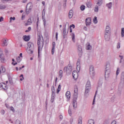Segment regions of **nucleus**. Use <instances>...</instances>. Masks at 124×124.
I'll use <instances>...</instances> for the list:
<instances>
[{"label": "nucleus", "instance_id": "obj_38", "mask_svg": "<svg viewBox=\"0 0 124 124\" xmlns=\"http://www.w3.org/2000/svg\"><path fill=\"white\" fill-rule=\"evenodd\" d=\"M120 73V68H117L116 70V75L118 76L119 75V74Z\"/></svg>", "mask_w": 124, "mask_h": 124}, {"label": "nucleus", "instance_id": "obj_59", "mask_svg": "<svg viewBox=\"0 0 124 124\" xmlns=\"http://www.w3.org/2000/svg\"><path fill=\"white\" fill-rule=\"evenodd\" d=\"M24 67H25V66H22L21 67H19V70H22V68H24Z\"/></svg>", "mask_w": 124, "mask_h": 124}, {"label": "nucleus", "instance_id": "obj_24", "mask_svg": "<svg viewBox=\"0 0 124 124\" xmlns=\"http://www.w3.org/2000/svg\"><path fill=\"white\" fill-rule=\"evenodd\" d=\"M32 23V22H31V19L30 18L28 20L26 24V26H29L30 25H31Z\"/></svg>", "mask_w": 124, "mask_h": 124}, {"label": "nucleus", "instance_id": "obj_28", "mask_svg": "<svg viewBox=\"0 0 124 124\" xmlns=\"http://www.w3.org/2000/svg\"><path fill=\"white\" fill-rule=\"evenodd\" d=\"M59 77L60 78V80H62V70L59 71Z\"/></svg>", "mask_w": 124, "mask_h": 124}, {"label": "nucleus", "instance_id": "obj_1", "mask_svg": "<svg viewBox=\"0 0 124 124\" xmlns=\"http://www.w3.org/2000/svg\"><path fill=\"white\" fill-rule=\"evenodd\" d=\"M44 43V40L43 39V37L42 35L40 34V33H38V40H37V44L38 46V55L39 56V52L40 50L43 48Z\"/></svg>", "mask_w": 124, "mask_h": 124}, {"label": "nucleus", "instance_id": "obj_42", "mask_svg": "<svg viewBox=\"0 0 124 124\" xmlns=\"http://www.w3.org/2000/svg\"><path fill=\"white\" fill-rule=\"evenodd\" d=\"M80 60H78L77 62V66H80Z\"/></svg>", "mask_w": 124, "mask_h": 124}, {"label": "nucleus", "instance_id": "obj_41", "mask_svg": "<svg viewBox=\"0 0 124 124\" xmlns=\"http://www.w3.org/2000/svg\"><path fill=\"white\" fill-rule=\"evenodd\" d=\"M15 124H21V121L17 119L16 120Z\"/></svg>", "mask_w": 124, "mask_h": 124}, {"label": "nucleus", "instance_id": "obj_55", "mask_svg": "<svg viewBox=\"0 0 124 124\" xmlns=\"http://www.w3.org/2000/svg\"><path fill=\"white\" fill-rule=\"evenodd\" d=\"M59 118L61 120H62V115H60Z\"/></svg>", "mask_w": 124, "mask_h": 124}, {"label": "nucleus", "instance_id": "obj_30", "mask_svg": "<svg viewBox=\"0 0 124 124\" xmlns=\"http://www.w3.org/2000/svg\"><path fill=\"white\" fill-rule=\"evenodd\" d=\"M61 88H62V85H61V84H59L57 91V93H60V92L61 91Z\"/></svg>", "mask_w": 124, "mask_h": 124}, {"label": "nucleus", "instance_id": "obj_49", "mask_svg": "<svg viewBox=\"0 0 124 124\" xmlns=\"http://www.w3.org/2000/svg\"><path fill=\"white\" fill-rule=\"evenodd\" d=\"M73 28V29H75V25H74V24L71 25V26H70V28Z\"/></svg>", "mask_w": 124, "mask_h": 124}, {"label": "nucleus", "instance_id": "obj_11", "mask_svg": "<svg viewBox=\"0 0 124 124\" xmlns=\"http://www.w3.org/2000/svg\"><path fill=\"white\" fill-rule=\"evenodd\" d=\"M105 33L111 34V28L109 26H106Z\"/></svg>", "mask_w": 124, "mask_h": 124}, {"label": "nucleus", "instance_id": "obj_35", "mask_svg": "<svg viewBox=\"0 0 124 124\" xmlns=\"http://www.w3.org/2000/svg\"><path fill=\"white\" fill-rule=\"evenodd\" d=\"M94 12H98V6L96 5L94 9Z\"/></svg>", "mask_w": 124, "mask_h": 124}, {"label": "nucleus", "instance_id": "obj_34", "mask_svg": "<svg viewBox=\"0 0 124 124\" xmlns=\"http://www.w3.org/2000/svg\"><path fill=\"white\" fill-rule=\"evenodd\" d=\"M85 8H86V7L84 5H82L80 6V10H81L82 11H84V10H85Z\"/></svg>", "mask_w": 124, "mask_h": 124}, {"label": "nucleus", "instance_id": "obj_44", "mask_svg": "<svg viewBox=\"0 0 124 124\" xmlns=\"http://www.w3.org/2000/svg\"><path fill=\"white\" fill-rule=\"evenodd\" d=\"M43 20L44 21V26L45 27L46 26V20L44 18H43Z\"/></svg>", "mask_w": 124, "mask_h": 124}, {"label": "nucleus", "instance_id": "obj_29", "mask_svg": "<svg viewBox=\"0 0 124 124\" xmlns=\"http://www.w3.org/2000/svg\"><path fill=\"white\" fill-rule=\"evenodd\" d=\"M88 124H94V120L93 119L89 120Z\"/></svg>", "mask_w": 124, "mask_h": 124}, {"label": "nucleus", "instance_id": "obj_25", "mask_svg": "<svg viewBox=\"0 0 124 124\" xmlns=\"http://www.w3.org/2000/svg\"><path fill=\"white\" fill-rule=\"evenodd\" d=\"M66 29L65 28L63 29V38H65V35L67 34V33H66V31H65Z\"/></svg>", "mask_w": 124, "mask_h": 124}, {"label": "nucleus", "instance_id": "obj_43", "mask_svg": "<svg viewBox=\"0 0 124 124\" xmlns=\"http://www.w3.org/2000/svg\"><path fill=\"white\" fill-rule=\"evenodd\" d=\"M117 49H120L121 48V43H117Z\"/></svg>", "mask_w": 124, "mask_h": 124}, {"label": "nucleus", "instance_id": "obj_61", "mask_svg": "<svg viewBox=\"0 0 124 124\" xmlns=\"http://www.w3.org/2000/svg\"><path fill=\"white\" fill-rule=\"evenodd\" d=\"M12 64H13V65H16V64H17V62H16V63L12 62Z\"/></svg>", "mask_w": 124, "mask_h": 124}, {"label": "nucleus", "instance_id": "obj_60", "mask_svg": "<svg viewBox=\"0 0 124 124\" xmlns=\"http://www.w3.org/2000/svg\"><path fill=\"white\" fill-rule=\"evenodd\" d=\"M119 57L120 58V60H123V56L119 55Z\"/></svg>", "mask_w": 124, "mask_h": 124}, {"label": "nucleus", "instance_id": "obj_39", "mask_svg": "<svg viewBox=\"0 0 124 124\" xmlns=\"http://www.w3.org/2000/svg\"><path fill=\"white\" fill-rule=\"evenodd\" d=\"M10 20L9 21V23H11L12 22V20H13V21H15V17H11L10 18Z\"/></svg>", "mask_w": 124, "mask_h": 124}, {"label": "nucleus", "instance_id": "obj_16", "mask_svg": "<svg viewBox=\"0 0 124 124\" xmlns=\"http://www.w3.org/2000/svg\"><path fill=\"white\" fill-rule=\"evenodd\" d=\"M30 39L31 38H30V36L24 35L23 36V40L24 41H29Z\"/></svg>", "mask_w": 124, "mask_h": 124}, {"label": "nucleus", "instance_id": "obj_37", "mask_svg": "<svg viewBox=\"0 0 124 124\" xmlns=\"http://www.w3.org/2000/svg\"><path fill=\"white\" fill-rule=\"evenodd\" d=\"M21 57L20 56H18V57L16 58V61L18 62H20L21 61Z\"/></svg>", "mask_w": 124, "mask_h": 124}, {"label": "nucleus", "instance_id": "obj_36", "mask_svg": "<svg viewBox=\"0 0 124 124\" xmlns=\"http://www.w3.org/2000/svg\"><path fill=\"white\" fill-rule=\"evenodd\" d=\"M6 7L4 5H0V9H5Z\"/></svg>", "mask_w": 124, "mask_h": 124}, {"label": "nucleus", "instance_id": "obj_20", "mask_svg": "<svg viewBox=\"0 0 124 124\" xmlns=\"http://www.w3.org/2000/svg\"><path fill=\"white\" fill-rule=\"evenodd\" d=\"M73 17V11L72 10H70L69 13V18L71 19Z\"/></svg>", "mask_w": 124, "mask_h": 124}, {"label": "nucleus", "instance_id": "obj_32", "mask_svg": "<svg viewBox=\"0 0 124 124\" xmlns=\"http://www.w3.org/2000/svg\"><path fill=\"white\" fill-rule=\"evenodd\" d=\"M93 21L94 24H97V17L94 16Z\"/></svg>", "mask_w": 124, "mask_h": 124}, {"label": "nucleus", "instance_id": "obj_9", "mask_svg": "<svg viewBox=\"0 0 124 124\" xmlns=\"http://www.w3.org/2000/svg\"><path fill=\"white\" fill-rule=\"evenodd\" d=\"M64 71H66L68 73H71V71H72V67L69 66L68 67H65L64 68Z\"/></svg>", "mask_w": 124, "mask_h": 124}, {"label": "nucleus", "instance_id": "obj_8", "mask_svg": "<svg viewBox=\"0 0 124 124\" xmlns=\"http://www.w3.org/2000/svg\"><path fill=\"white\" fill-rule=\"evenodd\" d=\"M0 61L2 63H4V62H6V60H5V57H4V55L2 54V53H0Z\"/></svg>", "mask_w": 124, "mask_h": 124}, {"label": "nucleus", "instance_id": "obj_50", "mask_svg": "<svg viewBox=\"0 0 124 124\" xmlns=\"http://www.w3.org/2000/svg\"><path fill=\"white\" fill-rule=\"evenodd\" d=\"M2 21H3V17L1 16L0 17V22H2Z\"/></svg>", "mask_w": 124, "mask_h": 124}, {"label": "nucleus", "instance_id": "obj_45", "mask_svg": "<svg viewBox=\"0 0 124 124\" xmlns=\"http://www.w3.org/2000/svg\"><path fill=\"white\" fill-rule=\"evenodd\" d=\"M80 66H77V69L78 71H80Z\"/></svg>", "mask_w": 124, "mask_h": 124}, {"label": "nucleus", "instance_id": "obj_14", "mask_svg": "<svg viewBox=\"0 0 124 124\" xmlns=\"http://www.w3.org/2000/svg\"><path fill=\"white\" fill-rule=\"evenodd\" d=\"M55 46H56V43L55 42H53L52 43V47L51 50L52 55H54V52H55Z\"/></svg>", "mask_w": 124, "mask_h": 124}, {"label": "nucleus", "instance_id": "obj_26", "mask_svg": "<svg viewBox=\"0 0 124 124\" xmlns=\"http://www.w3.org/2000/svg\"><path fill=\"white\" fill-rule=\"evenodd\" d=\"M102 0H98V2H97L96 4L98 5L99 6H101V5H102Z\"/></svg>", "mask_w": 124, "mask_h": 124}, {"label": "nucleus", "instance_id": "obj_63", "mask_svg": "<svg viewBox=\"0 0 124 124\" xmlns=\"http://www.w3.org/2000/svg\"><path fill=\"white\" fill-rule=\"evenodd\" d=\"M122 78H124V72H123V73H122Z\"/></svg>", "mask_w": 124, "mask_h": 124}, {"label": "nucleus", "instance_id": "obj_10", "mask_svg": "<svg viewBox=\"0 0 124 124\" xmlns=\"http://www.w3.org/2000/svg\"><path fill=\"white\" fill-rule=\"evenodd\" d=\"M0 88L6 91L7 90V85L5 83L2 82L0 83Z\"/></svg>", "mask_w": 124, "mask_h": 124}, {"label": "nucleus", "instance_id": "obj_48", "mask_svg": "<svg viewBox=\"0 0 124 124\" xmlns=\"http://www.w3.org/2000/svg\"><path fill=\"white\" fill-rule=\"evenodd\" d=\"M78 124H82V119H79Z\"/></svg>", "mask_w": 124, "mask_h": 124}, {"label": "nucleus", "instance_id": "obj_7", "mask_svg": "<svg viewBox=\"0 0 124 124\" xmlns=\"http://www.w3.org/2000/svg\"><path fill=\"white\" fill-rule=\"evenodd\" d=\"M90 73L91 76H92L93 77V76L95 75V73H94V68L93 66L90 67Z\"/></svg>", "mask_w": 124, "mask_h": 124}, {"label": "nucleus", "instance_id": "obj_23", "mask_svg": "<svg viewBox=\"0 0 124 124\" xmlns=\"http://www.w3.org/2000/svg\"><path fill=\"white\" fill-rule=\"evenodd\" d=\"M5 72V68H4V67H3V66H1L0 69V73H4Z\"/></svg>", "mask_w": 124, "mask_h": 124}, {"label": "nucleus", "instance_id": "obj_21", "mask_svg": "<svg viewBox=\"0 0 124 124\" xmlns=\"http://www.w3.org/2000/svg\"><path fill=\"white\" fill-rule=\"evenodd\" d=\"M112 2H109L107 4H106V6L107 7H108V9H111L112 8Z\"/></svg>", "mask_w": 124, "mask_h": 124}, {"label": "nucleus", "instance_id": "obj_18", "mask_svg": "<svg viewBox=\"0 0 124 124\" xmlns=\"http://www.w3.org/2000/svg\"><path fill=\"white\" fill-rule=\"evenodd\" d=\"M85 89H91V81H87Z\"/></svg>", "mask_w": 124, "mask_h": 124}, {"label": "nucleus", "instance_id": "obj_57", "mask_svg": "<svg viewBox=\"0 0 124 124\" xmlns=\"http://www.w3.org/2000/svg\"><path fill=\"white\" fill-rule=\"evenodd\" d=\"M37 21L36 22V26H37V28H38V20H39V18H37Z\"/></svg>", "mask_w": 124, "mask_h": 124}, {"label": "nucleus", "instance_id": "obj_3", "mask_svg": "<svg viewBox=\"0 0 124 124\" xmlns=\"http://www.w3.org/2000/svg\"><path fill=\"white\" fill-rule=\"evenodd\" d=\"M78 98V88L76 86L74 90L73 106L74 108H77V99Z\"/></svg>", "mask_w": 124, "mask_h": 124}, {"label": "nucleus", "instance_id": "obj_54", "mask_svg": "<svg viewBox=\"0 0 124 124\" xmlns=\"http://www.w3.org/2000/svg\"><path fill=\"white\" fill-rule=\"evenodd\" d=\"M1 115H4V110H1Z\"/></svg>", "mask_w": 124, "mask_h": 124}, {"label": "nucleus", "instance_id": "obj_53", "mask_svg": "<svg viewBox=\"0 0 124 124\" xmlns=\"http://www.w3.org/2000/svg\"><path fill=\"white\" fill-rule=\"evenodd\" d=\"M111 124H117V122L116 121H113Z\"/></svg>", "mask_w": 124, "mask_h": 124}, {"label": "nucleus", "instance_id": "obj_27", "mask_svg": "<svg viewBox=\"0 0 124 124\" xmlns=\"http://www.w3.org/2000/svg\"><path fill=\"white\" fill-rule=\"evenodd\" d=\"M71 35L72 37V41L74 43H75V34H74V33H72Z\"/></svg>", "mask_w": 124, "mask_h": 124}, {"label": "nucleus", "instance_id": "obj_5", "mask_svg": "<svg viewBox=\"0 0 124 124\" xmlns=\"http://www.w3.org/2000/svg\"><path fill=\"white\" fill-rule=\"evenodd\" d=\"M31 9H32V3L30 2L26 6V14H30V13L31 11Z\"/></svg>", "mask_w": 124, "mask_h": 124}, {"label": "nucleus", "instance_id": "obj_13", "mask_svg": "<svg viewBox=\"0 0 124 124\" xmlns=\"http://www.w3.org/2000/svg\"><path fill=\"white\" fill-rule=\"evenodd\" d=\"M73 77L74 79H76L78 77V74L75 71H74L72 73Z\"/></svg>", "mask_w": 124, "mask_h": 124}, {"label": "nucleus", "instance_id": "obj_22", "mask_svg": "<svg viewBox=\"0 0 124 124\" xmlns=\"http://www.w3.org/2000/svg\"><path fill=\"white\" fill-rule=\"evenodd\" d=\"M65 95H66L67 99H70V96H71L70 92L67 91Z\"/></svg>", "mask_w": 124, "mask_h": 124}, {"label": "nucleus", "instance_id": "obj_56", "mask_svg": "<svg viewBox=\"0 0 124 124\" xmlns=\"http://www.w3.org/2000/svg\"><path fill=\"white\" fill-rule=\"evenodd\" d=\"M19 58H23V54L22 53H20Z\"/></svg>", "mask_w": 124, "mask_h": 124}, {"label": "nucleus", "instance_id": "obj_2", "mask_svg": "<svg viewBox=\"0 0 124 124\" xmlns=\"http://www.w3.org/2000/svg\"><path fill=\"white\" fill-rule=\"evenodd\" d=\"M111 73V64L107 62L106 64L105 79L106 81H109V77Z\"/></svg>", "mask_w": 124, "mask_h": 124}, {"label": "nucleus", "instance_id": "obj_40", "mask_svg": "<svg viewBox=\"0 0 124 124\" xmlns=\"http://www.w3.org/2000/svg\"><path fill=\"white\" fill-rule=\"evenodd\" d=\"M68 114L69 116H71V115H72V112L71 111V109L70 108H69L68 109Z\"/></svg>", "mask_w": 124, "mask_h": 124}, {"label": "nucleus", "instance_id": "obj_12", "mask_svg": "<svg viewBox=\"0 0 124 124\" xmlns=\"http://www.w3.org/2000/svg\"><path fill=\"white\" fill-rule=\"evenodd\" d=\"M86 26H90L92 23V18L91 17H87L85 20Z\"/></svg>", "mask_w": 124, "mask_h": 124}, {"label": "nucleus", "instance_id": "obj_64", "mask_svg": "<svg viewBox=\"0 0 124 124\" xmlns=\"http://www.w3.org/2000/svg\"><path fill=\"white\" fill-rule=\"evenodd\" d=\"M9 82H10V84H13L12 80V79L10 80H9Z\"/></svg>", "mask_w": 124, "mask_h": 124}, {"label": "nucleus", "instance_id": "obj_4", "mask_svg": "<svg viewBox=\"0 0 124 124\" xmlns=\"http://www.w3.org/2000/svg\"><path fill=\"white\" fill-rule=\"evenodd\" d=\"M27 52L28 54H32L33 53L34 46L33 44L31 42H28V43Z\"/></svg>", "mask_w": 124, "mask_h": 124}, {"label": "nucleus", "instance_id": "obj_19", "mask_svg": "<svg viewBox=\"0 0 124 124\" xmlns=\"http://www.w3.org/2000/svg\"><path fill=\"white\" fill-rule=\"evenodd\" d=\"M90 90H91L90 88H85V96H86V97L89 95L88 93H90Z\"/></svg>", "mask_w": 124, "mask_h": 124}, {"label": "nucleus", "instance_id": "obj_6", "mask_svg": "<svg viewBox=\"0 0 124 124\" xmlns=\"http://www.w3.org/2000/svg\"><path fill=\"white\" fill-rule=\"evenodd\" d=\"M104 38L106 41H110L111 39V34L105 33Z\"/></svg>", "mask_w": 124, "mask_h": 124}, {"label": "nucleus", "instance_id": "obj_17", "mask_svg": "<svg viewBox=\"0 0 124 124\" xmlns=\"http://www.w3.org/2000/svg\"><path fill=\"white\" fill-rule=\"evenodd\" d=\"M2 46H3V47H5V46H7L8 44H7V41L6 40V39H4L2 41Z\"/></svg>", "mask_w": 124, "mask_h": 124}, {"label": "nucleus", "instance_id": "obj_58", "mask_svg": "<svg viewBox=\"0 0 124 124\" xmlns=\"http://www.w3.org/2000/svg\"><path fill=\"white\" fill-rule=\"evenodd\" d=\"M42 14L43 15L44 14V15H45V9H44L43 10Z\"/></svg>", "mask_w": 124, "mask_h": 124}, {"label": "nucleus", "instance_id": "obj_33", "mask_svg": "<svg viewBox=\"0 0 124 124\" xmlns=\"http://www.w3.org/2000/svg\"><path fill=\"white\" fill-rule=\"evenodd\" d=\"M121 37H124V28H122L121 30Z\"/></svg>", "mask_w": 124, "mask_h": 124}, {"label": "nucleus", "instance_id": "obj_47", "mask_svg": "<svg viewBox=\"0 0 124 124\" xmlns=\"http://www.w3.org/2000/svg\"><path fill=\"white\" fill-rule=\"evenodd\" d=\"M52 93H54L55 92V87H54V86H53L52 87Z\"/></svg>", "mask_w": 124, "mask_h": 124}, {"label": "nucleus", "instance_id": "obj_31", "mask_svg": "<svg viewBox=\"0 0 124 124\" xmlns=\"http://www.w3.org/2000/svg\"><path fill=\"white\" fill-rule=\"evenodd\" d=\"M78 50L79 53H82V46H78Z\"/></svg>", "mask_w": 124, "mask_h": 124}, {"label": "nucleus", "instance_id": "obj_46", "mask_svg": "<svg viewBox=\"0 0 124 124\" xmlns=\"http://www.w3.org/2000/svg\"><path fill=\"white\" fill-rule=\"evenodd\" d=\"M87 6H88V7H91V6H92V4H91V3L88 2L87 3Z\"/></svg>", "mask_w": 124, "mask_h": 124}, {"label": "nucleus", "instance_id": "obj_52", "mask_svg": "<svg viewBox=\"0 0 124 124\" xmlns=\"http://www.w3.org/2000/svg\"><path fill=\"white\" fill-rule=\"evenodd\" d=\"M11 111H13V112H14L15 111L14 109V108H13V107H11Z\"/></svg>", "mask_w": 124, "mask_h": 124}, {"label": "nucleus", "instance_id": "obj_62", "mask_svg": "<svg viewBox=\"0 0 124 124\" xmlns=\"http://www.w3.org/2000/svg\"><path fill=\"white\" fill-rule=\"evenodd\" d=\"M20 77H22V78H23V79H24V75H23V74L21 75L20 76Z\"/></svg>", "mask_w": 124, "mask_h": 124}, {"label": "nucleus", "instance_id": "obj_15", "mask_svg": "<svg viewBox=\"0 0 124 124\" xmlns=\"http://www.w3.org/2000/svg\"><path fill=\"white\" fill-rule=\"evenodd\" d=\"M92 46H91V44H90V43H87L86 44V49L87 50H92Z\"/></svg>", "mask_w": 124, "mask_h": 124}, {"label": "nucleus", "instance_id": "obj_51", "mask_svg": "<svg viewBox=\"0 0 124 124\" xmlns=\"http://www.w3.org/2000/svg\"><path fill=\"white\" fill-rule=\"evenodd\" d=\"M58 32L56 33V40H58Z\"/></svg>", "mask_w": 124, "mask_h": 124}]
</instances>
